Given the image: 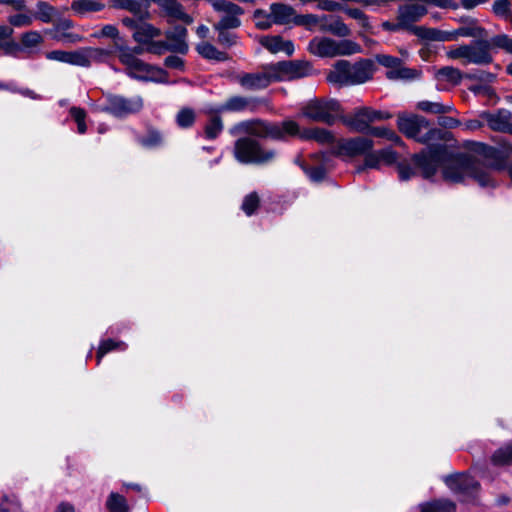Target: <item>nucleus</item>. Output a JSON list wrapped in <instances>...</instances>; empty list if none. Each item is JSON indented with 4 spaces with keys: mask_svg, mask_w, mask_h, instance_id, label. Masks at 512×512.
Here are the masks:
<instances>
[{
    "mask_svg": "<svg viewBox=\"0 0 512 512\" xmlns=\"http://www.w3.org/2000/svg\"><path fill=\"white\" fill-rule=\"evenodd\" d=\"M397 128L408 139L427 145L412 156L416 168L425 179L432 178L439 167L445 181L460 183L465 176L473 178L481 187H495L496 181L491 170L503 167L502 152L487 144L467 141L465 148L475 155L451 151L446 142L452 139V133L432 127L424 116L399 113Z\"/></svg>",
    "mask_w": 512,
    "mask_h": 512,
    "instance_id": "f257e3e1",
    "label": "nucleus"
},
{
    "mask_svg": "<svg viewBox=\"0 0 512 512\" xmlns=\"http://www.w3.org/2000/svg\"><path fill=\"white\" fill-rule=\"evenodd\" d=\"M492 49H502L512 54V38L506 34H498L490 40L479 39L449 50L447 56L451 59H465V63L489 65L493 62Z\"/></svg>",
    "mask_w": 512,
    "mask_h": 512,
    "instance_id": "f03ea898",
    "label": "nucleus"
},
{
    "mask_svg": "<svg viewBox=\"0 0 512 512\" xmlns=\"http://www.w3.org/2000/svg\"><path fill=\"white\" fill-rule=\"evenodd\" d=\"M374 64L369 59H362L354 64L347 60H339L334 65V70L327 77L331 83L341 86H349L364 83L373 76Z\"/></svg>",
    "mask_w": 512,
    "mask_h": 512,
    "instance_id": "7ed1b4c3",
    "label": "nucleus"
},
{
    "mask_svg": "<svg viewBox=\"0 0 512 512\" xmlns=\"http://www.w3.org/2000/svg\"><path fill=\"white\" fill-rule=\"evenodd\" d=\"M245 132L258 138L286 141L299 133V124L294 120L269 122L260 119L242 122Z\"/></svg>",
    "mask_w": 512,
    "mask_h": 512,
    "instance_id": "20e7f679",
    "label": "nucleus"
},
{
    "mask_svg": "<svg viewBox=\"0 0 512 512\" xmlns=\"http://www.w3.org/2000/svg\"><path fill=\"white\" fill-rule=\"evenodd\" d=\"M276 154L275 149L250 136L241 137L234 144V156L242 164H267L275 159Z\"/></svg>",
    "mask_w": 512,
    "mask_h": 512,
    "instance_id": "39448f33",
    "label": "nucleus"
},
{
    "mask_svg": "<svg viewBox=\"0 0 512 512\" xmlns=\"http://www.w3.org/2000/svg\"><path fill=\"white\" fill-rule=\"evenodd\" d=\"M301 115L312 122L323 123L328 126L335 124L343 113L339 101L328 98H314L301 107Z\"/></svg>",
    "mask_w": 512,
    "mask_h": 512,
    "instance_id": "423d86ee",
    "label": "nucleus"
},
{
    "mask_svg": "<svg viewBox=\"0 0 512 512\" xmlns=\"http://www.w3.org/2000/svg\"><path fill=\"white\" fill-rule=\"evenodd\" d=\"M308 51L319 57L351 55L360 51V46L351 40L336 41L327 37H315L308 45Z\"/></svg>",
    "mask_w": 512,
    "mask_h": 512,
    "instance_id": "0eeeda50",
    "label": "nucleus"
},
{
    "mask_svg": "<svg viewBox=\"0 0 512 512\" xmlns=\"http://www.w3.org/2000/svg\"><path fill=\"white\" fill-rule=\"evenodd\" d=\"M119 61L126 67V73L135 79L144 81H163L167 72L148 64L130 53L118 54Z\"/></svg>",
    "mask_w": 512,
    "mask_h": 512,
    "instance_id": "6e6552de",
    "label": "nucleus"
},
{
    "mask_svg": "<svg viewBox=\"0 0 512 512\" xmlns=\"http://www.w3.org/2000/svg\"><path fill=\"white\" fill-rule=\"evenodd\" d=\"M105 104L101 111L116 118H125L129 115L139 113L144 107L141 96L125 97L118 94L108 93L105 96Z\"/></svg>",
    "mask_w": 512,
    "mask_h": 512,
    "instance_id": "1a4fd4ad",
    "label": "nucleus"
},
{
    "mask_svg": "<svg viewBox=\"0 0 512 512\" xmlns=\"http://www.w3.org/2000/svg\"><path fill=\"white\" fill-rule=\"evenodd\" d=\"M374 147V141L364 136L353 138H341L337 141L332 150V154L336 157L355 158L364 156Z\"/></svg>",
    "mask_w": 512,
    "mask_h": 512,
    "instance_id": "9d476101",
    "label": "nucleus"
},
{
    "mask_svg": "<svg viewBox=\"0 0 512 512\" xmlns=\"http://www.w3.org/2000/svg\"><path fill=\"white\" fill-rule=\"evenodd\" d=\"M270 70L279 81L299 79L310 75L312 66L307 61L288 60L271 63Z\"/></svg>",
    "mask_w": 512,
    "mask_h": 512,
    "instance_id": "9b49d317",
    "label": "nucleus"
},
{
    "mask_svg": "<svg viewBox=\"0 0 512 512\" xmlns=\"http://www.w3.org/2000/svg\"><path fill=\"white\" fill-rule=\"evenodd\" d=\"M344 126L350 131L361 134L370 135V131L374 126L371 115V107L363 106L355 108L351 113L344 115L340 114L339 119Z\"/></svg>",
    "mask_w": 512,
    "mask_h": 512,
    "instance_id": "f8f14e48",
    "label": "nucleus"
},
{
    "mask_svg": "<svg viewBox=\"0 0 512 512\" xmlns=\"http://www.w3.org/2000/svg\"><path fill=\"white\" fill-rule=\"evenodd\" d=\"M212 7L215 11L222 13L221 19L214 25L224 28L236 29L241 25L239 16L244 13V10L239 5L227 0H214Z\"/></svg>",
    "mask_w": 512,
    "mask_h": 512,
    "instance_id": "ddd939ff",
    "label": "nucleus"
},
{
    "mask_svg": "<svg viewBox=\"0 0 512 512\" xmlns=\"http://www.w3.org/2000/svg\"><path fill=\"white\" fill-rule=\"evenodd\" d=\"M271 64L262 66L263 71L259 73H244L237 77L238 83L248 90H259L268 87L272 82H278L279 77H275L270 70Z\"/></svg>",
    "mask_w": 512,
    "mask_h": 512,
    "instance_id": "4468645a",
    "label": "nucleus"
},
{
    "mask_svg": "<svg viewBox=\"0 0 512 512\" xmlns=\"http://www.w3.org/2000/svg\"><path fill=\"white\" fill-rule=\"evenodd\" d=\"M445 484L455 493L471 496L480 487L479 482L467 473H455L445 477Z\"/></svg>",
    "mask_w": 512,
    "mask_h": 512,
    "instance_id": "2eb2a0df",
    "label": "nucleus"
},
{
    "mask_svg": "<svg viewBox=\"0 0 512 512\" xmlns=\"http://www.w3.org/2000/svg\"><path fill=\"white\" fill-rule=\"evenodd\" d=\"M160 9L161 15L167 19L168 23L181 21L190 25L193 22L192 16L187 14L183 5L178 0H151Z\"/></svg>",
    "mask_w": 512,
    "mask_h": 512,
    "instance_id": "dca6fc26",
    "label": "nucleus"
},
{
    "mask_svg": "<svg viewBox=\"0 0 512 512\" xmlns=\"http://www.w3.org/2000/svg\"><path fill=\"white\" fill-rule=\"evenodd\" d=\"M188 30L182 25H175L164 32L166 41L170 44L171 52L186 55L189 50L187 43Z\"/></svg>",
    "mask_w": 512,
    "mask_h": 512,
    "instance_id": "f3484780",
    "label": "nucleus"
},
{
    "mask_svg": "<svg viewBox=\"0 0 512 512\" xmlns=\"http://www.w3.org/2000/svg\"><path fill=\"white\" fill-rule=\"evenodd\" d=\"M311 158L315 161H319L316 165H310L306 161L297 158L295 163L304 171L312 182H322L327 177V168L325 165L326 157L324 154H313Z\"/></svg>",
    "mask_w": 512,
    "mask_h": 512,
    "instance_id": "a211bd4d",
    "label": "nucleus"
},
{
    "mask_svg": "<svg viewBox=\"0 0 512 512\" xmlns=\"http://www.w3.org/2000/svg\"><path fill=\"white\" fill-rule=\"evenodd\" d=\"M428 13L425 6L419 4H406L398 8L397 20L401 21L405 30L410 32V28L414 27L412 24L419 21L423 16Z\"/></svg>",
    "mask_w": 512,
    "mask_h": 512,
    "instance_id": "6ab92c4d",
    "label": "nucleus"
},
{
    "mask_svg": "<svg viewBox=\"0 0 512 512\" xmlns=\"http://www.w3.org/2000/svg\"><path fill=\"white\" fill-rule=\"evenodd\" d=\"M259 102L260 101L256 98L232 96L228 98L224 104L216 108V113L241 112L247 109L254 111L257 108Z\"/></svg>",
    "mask_w": 512,
    "mask_h": 512,
    "instance_id": "aec40b11",
    "label": "nucleus"
},
{
    "mask_svg": "<svg viewBox=\"0 0 512 512\" xmlns=\"http://www.w3.org/2000/svg\"><path fill=\"white\" fill-rule=\"evenodd\" d=\"M482 117L487 121L488 126L493 131L512 134V124H510L512 115L510 111L502 109L496 113L486 112Z\"/></svg>",
    "mask_w": 512,
    "mask_h": 512,
    "instance_id": "412c9836",
    "label": "nucleus"
},
{
    "mask_svg": "<svg viewBox=\"0 0 512 512\" xmlns=\"http://www.w3.org/2000/svg\"><path fill=\"white\" fill-rule=\"evenodd\" d=\"M113 7L127 10L140 20H148L150 18L149 2H144L143 0H114Z\"/></svg>",
    "mask_w": 512,
    "mask_h": 512,
    "instance_id": "4be33fe9",
    "label": "nucleus"
},
{
    "mask_svg": "<svg viewBox=\"0 0 512 512\" xmlns=\"http://www.w3.org/2000/svg\"><path fill=\"white\" fill-rule=\"evenodd\" d=\"M270 13L274 24L287 25L293 23L297 16L296 10L288 4L277 2L270 5Z\"/></svg>",
    "mask_w": 512,
    "mask_h": 512,
    "instance_id": "5701e85b",
    "label": "nucleus"
},
{
    "mask_svg": "<svg viewBox=\"0 0 512 512\" xmlns=\"http://www.w3.org/2000/svg\"><path fill=\"white\" fill-rule=\"evenodd\" d=\"M106 54L107 53L103 49L99 48H81L76 51H71L69 64L82 67H89L91 65L92 59H96L97 57Z\"/></svg>",
    "mask_w": 512,
    "mask_h": 512,
    "instance_id": "b1692460",
    "label": "nucleus"
},
{
    "mask_svg": "<svg viewBox=\"0 0 512 512\" xmlns=\"http://www.w3.org/2000/svg\"><path fill=\"white\" fill-rule=\"evenodd\" d=\"M260 44L269 50L271 53H277L280 51L285 52L288 56H291L294 52V45L290 40H283L279 35L275 36H263L260 39Z\"/></svg>",
    "mask_w": 512,
    "mask_h": 512,
    "instance_id": "393cba45",
    "label": "nucleus"
},
{
    "mask_svg": "<svg viewBox=\"0 0 512 512\" xmlns=\"http://www.w3.org/2000/svg\"><path fill=\"white\" fill-rule=\"evenodd\" d=\"M302 140H314L320 144H332L335 142L333 133L325 128L314 127L304 130L299 129V133L295 136Z\"/></svg>",
    "mask_w": 512,
    "mask_h": 512,
    "instance_id": "a878e982",
    "label": "nucleus"
},
{
    "mask_svg": "<svg viewBox=\"0 0 512 512\" xmlns=\"http://www.w3.org/2000/svg\"><path fill=\"white\" fill-rule=\"evenodd\" d=\"M161 35V29L143 20L141 24H139V27H137V30L133 32L132 37L138 44H145V46H147L151 41Z\"/></svg>",
    "mask_w": 512,
    "mask_h": 512,
    "instance_id": "bb28decb",
    "label": "nucleus"
},
{
    "mask_svg": "<svg viewBox=\"0 0 512 512\" xmlns=\"http://www.w3.org/2000/svg\"><path fill=\"white\" fill-rule=\"evenodd\" d=\"M74 27V22L70 19H60L55 22V35L53 39L57 41H69L75 43L81 40V36L75 33L69 32Z\"/></svg>",
    "mask_w": 512,
    "mask_h": 512,
    "instance_id": "cd10ccee",
    "label": "nucleus"
},
{
    "mask_svg": "<svg viewBox=\"0 0 512 512\" xmlns=\"http://www.w3.org/2000/svg\"><path fill=\"white\" fill-rule=\"evenodd\" d=\"M104 8L105 4L98 0H75L71 3V10L79 17L102 11Z\"/></svg>",
    "mask_w": 512,
    "mask_h": 512,
    "instance_id": "c85d7f7f",
    "label": "nucleus"
},
{
    "mask_svg": "<svg viewBox=\"0 0 512 512\" xmlns=\"http://www.w3.org/2000/svg\"><path fill=\"white\" fill-rule=\"evenodd\" d=\"M410 32L413 35L428 41H449V38H451L448 35V32H444L436 28H426L424 26L412 27L410 28Z\"/></svg>",
    "mask_w": 512,
    "mask_h": 512,
    "instance_id": "c756f323",
    "label": "nucleus"
},
{
    "mask_svg": "<svg viewBox=\"0 0 512 512\" xmlns=\"http://www.w3.org/2000/svg\"><path fill=\"white\" fill-rule=\"evenodd\" d=\"M195 49L200 56L207 60H214L217 62H224L229 60V55L226 52L218 50L209 42L203 41L197 44Z\"/></svg>",
    "mask_w": 512,
    "mask_h": 512,
    "instance_id": "7c9ffc66",
    "label": "nucleus"
},
{
    "mask_svg": "<svg viewBox=\"0 0 512 512\" xmlns=\"http://www.w3.org/2000/svg\"><path fill=\"white\" fill-rule=\"evenodd\" d=\"M220 113H216V109L209 111V118L204 127L205 138L209 140L216 139L223 131V122Z\"/></svg>",
    "mask_w": 512,
    "mask_h": 512,
    "instance_id": "2f4dec72",
    "label": "nucleus"
},
{
    "mask_svg": "<svg viewBox=\"0 0 512 512\" xmlns=\"http://www.w3.org/2000/svg\"><path fill=\"white\" fill-rule=\"evenodd\" d=\"M12 34V27L0 25V49L4 50L5 54H15L21 50L19 44L11 39Z\"/></svg>",
    "mask_w": 512,
    "mask_h": 512,
    "instance_id": "473e14b6",
    "label": "nucleus"
},
{
    "mask_svg": "<svg viewBox=\"0 0 512 512\" xmlns=\"http://www.w3.org/2000/svg\"><path fill=\"white\" fill-rule=\"evenodd\" d=\"M448 35L451 37L449 41L456 40L458 36L482 38L486 36V30L477 26L475 21H471L467 26H462L452 32H448Z\"/></svg>",
    "mask_w": 512,
    "mask_h": 512,
    "instance_id": "72a5a7b5",
    "label": "nucleus"
},
{
    "mask_svg": "<svg viewBox=\"0 0 512 512\" xmlns=\"http://www.w3.org/2000/svg\"><path fill=\"white\" fill-rule=\"evenodd\" d=\"M420 512H456V505L447 499H435L422 503Z\"/></svg>",
    "mask_w": 512,
    "mask_h": 512,
    "instance_id": "f704fd0d",
    "label": "nucleus"
},
{
    "mask_svg": "<svg viewBox=\"0 0 512 512\" xmlns=\"http://www.w3.org/2000/svg\"><path fill=\"white\" fill-rule=\"evenodd\" d=\"M416 108L422 112L436 115H443L456 111L453 105H445L439 102H432L428 100L419 101L416 105Z\"/></svg>",
    "mask_w": 512,
    "mask_h": 512,
    "instance_id": "c9c22d12",
    "label": "nucleus"
},
{
    "mask_svg": "<svg viewBox=\"0 0 512 512\" xmlns=\"http://www.w3.org/2000/svg\"><path fill=\"white\" fill-rule=\"evenodd\" d=\"M127 348V345L123 341H118L114 339H105L100 342V345L98 347V350L96 352V359H97V365L100 364L102 358L107 353L114 351V350H125Z\"/></svg>",
    "mask_w": 512,
    "mask_h": 512,
    "instance_id": "e433bc0d",
    "label": "nucleus"
},
{
    "mask_svg": "<svg viewBox=\"0 0 512 512\" xmlns=\"http://www.w3.org/2000/svg\"><path fill=\"white\" fill-rule=\"evenodd\" d=\"M491 461L496 466H510L512 465V442L497 449L492 457Z\"/></svg>",
    "mask_w": 512,
    "mask_h": 512,
    "instance_id": "4c0bfd02",
    "label": "nucleus"
},
{
    "mask_svg": "<svg viewBox=\"0 0 512 512\" xmlns=\"http://www.w3.org/2000/svg\"><path fill=\"white\" fill-rule=\"evenodd\" d=\"M108 512H129L126 498L115 492H111L106 501Z\"/></svg>",
    "mask_w": 512,
    "mask_h": 512,
    "instance_id": "58836bf2",
    "label": "nucleus"
},
{
    "mask_svg": "<svg viewBox=\"0 0 512 512\" xmlns=\"http://www.w3.org/2000/svg\"><path fill=\"white\" fill-rule=\"evenodd\" d=\"M370 136L377 138H385L397 146L405 147V142L402 138L392 129L387 127H374L370 131Z\"/></svg>",
    "mask_w": 512,
    "mask_h": 512,
    "instance_id": "ea45409f",
    "label": "nucleus"
},
{
    "mask_svg": "<svg viewBox=\"0 0 512 512\" xmlns=\"http://www.w3.org/2000/svg\"><path fill=\"white\" fill-rule=\"evenodd\" d=\"M213 28L218 32L217 42L225 47L230 48L237 44L238 36L234 32H230L231 28L222 29L220 26L213 25Z\"/></svg>",
    "mask_w": 512,
    "mask_h": 512,
    "instance_id": "a19ab883",
    "label": "nucleus"
},
{
    "mask_svg": "<svg viewBox=\"0 0 512 512\" xmlns=\"http://www.w3.org/2000/svg\"><path fill=\"white\" fill-rule=\"evenodd\" d=\"M260 206V197L257 192H251L243 199L241 209L247 216L253 215Z\"/></svg>",
    "mask_w": 512,
    "mask_h": 512,
    "instance_id": "79ce46f5",
    "label": "nucleus"
},
{
    "mask_svg": "<svg viewBox=\"0 0 512 512\" xmlns=\"http://www.w3.org/2000/svg\"><path fill=\"white\" fill-rule=\"evenodd\" d=\"M36 6L37 11L34 15L35 18L44 23H50L55 12V8L46 1H39Z\"/></svg>",
    "mask_w": 512,
    "mask_h": 512,
    "instance_id": "37998d69",
    "label": "nucleus"
},
{
    "mask_svg": "<svg viewBox=\"0 0 512 512\" xmlns=\"http://www.w3.org/2000/svg\"><path fill=\"white\" fill-rule=\"evenodd\" d=\"M325 29H327L326 32L338 37H347L351 34L350 29L339 16H336L334 21L329 23V26L325 27Z\"/></svg>",
    "mask_w": 512,
    "mask_h": 512,
    "instance_id": "c03bdc74",
    "label": "nucleus"
},
{
    "mask_svg": "<svg viewBox=\"0 0 512 512\" xmlns=\"http://www.w3.org/2000/svg\"><path fill=\"white\" fill-rule=\"evenodd\" d=\"M144 147L154 148L162 144L163 138L161 133L153 128L148 129L147 134L139 140Z\"/></svg>",
    "mask_w": 512,
    "mask_h": 512,
    "instance_id": "a18cd8bd",
    "label": "nucleus"
},
{
    "mask_svg": "<svg viewBox=\"0 0 512 512\" xmlns=\"http://www.w3.org/2000/svg\"><path fill=\"white\" fill-rule=\"evenodd\" d=\"M253 18L255 20V26L260 30H267L274 24L271 13H267L262 9L255 10Z\"/></svg>",
    "mask_w": 512,
    "mask_h": 512,
    "instance_id": "49530a36",
    "label": "nucleus"
},
{
    "mask_svg": "<svg viewBox=\"0 0 512 512\" xmlns=\"http://www.w3.org/2000/svg\"><path fill=\"white\" fill-rule=\"evenodd\" d=\"M195 118L196 116L193 109L183 108L178 112L176 122L181 128H189L194 124Z\"/></svg>",
    "mask_w": 512,
    "mask_h": 512,
    "instance_id": "de8ad7c7",
    "label": "nucleus"
},
{
    "mask_svg": "<svg viewBox=\"0 0 512 512\" xmlns=\"http://www.w3.org/2000/svg\"><path fill=\"white\" fill-rule=\"evenodd\" d=\"M69 113L73 120L77 123V131L80 134H84L87 131V125L85 123L86 111L80 107H71Z\"/></svg>",
    "mask_w": 512,
    "mask_h": 512,
    "instance_id": "09e8293b",
    "label": "nucleus"
},
{
    "mask_svg": "<svg viewBox=\"0 0 512 512\" xmlns=\"http://www.w3.org/2000/svg\"><path fill=\"white\" fill-rule=\"evenodd\" d=\"M319 20L318 15L316 14H305L298 15L295 18L294 25L302 26L309 31H313L316 27H318Z\"/></svg>",
    "mask_w": 512,
    "mask_h": 512,
    "instance_id": "8fccbe9b",
    "label": "nucleus"
},
{
    "mask_svg": "<svg viewBox=\"0 0 512 512\" xmlns=\"http://www.w3.org/2000/svg\"><path fill=\"white\" fill-rule=\"evenodd\" d=\"M438 75L441 76L443 79L453 83L454 85L459 84L462 80L461 71L451 66L441 68L438 71Z\"/></svg>",
    "mask_w": 512,
    "mask_h": 512,
    "instance_id": "3c124183",
    "label": "nucleus"
},
{
    "mask_svg": "<svg viewBox=\"0 0 512 512\" xmlns=\"http://www.w3.org/2000/svg\"><path fill=\"white\" fill-rule=\"evenodd\" d=\"M115 48L118 51V54L130 53L133 56H137L146 52L145 44H138L137 46L130 48L125 45L123 39H118L115 41Z\"/></svg>",
    "mask_w": 512,
    "mask_h": 512,
    "instance_id": "603ef678",
    "label": "nucleus"
},
{
    "mask_svg": "<svg viewBox=\"0 0 512 512\" xmlns=\"http://www.w3.org/2000/svg\"><path fill=\"white\" fill-rule=\"evenodd\" d=\"M171 46L166 40H153L146 46V52L155 54V55H162L165 52H171Z\"/></svg>",
    "mask_w": 512,
    "mask_h": 512,
    "instance_id": "864d4df0",
    "label": "nucleus"
},
{
    "mask_svg": "<svg viewBox=\"0 0 512 512\" xmlns=\"http://www.w3.org/2000/svg\"><path fill=\"white\" fill-rule=\"evenodd\" d=\"M381 164V159L378 151L370 150L364 155V164L358 168V171H362L365 168L378 169Z\"/></svg>",
    "mask_w": 512,
    "mask_h": 512,
    "instance_id": "5fc2aeb1",
    "label": "nucleus"
},
{
    "mask_svg": "<svg viewBox=\"0 0 512 512\" xmlns=\"http://www.w3.org/2000/svg\"><path fill=\"white\" fill-rule=\"evenodd\" d=\"M43 41L41 34L37 31L25 32L21 36V43L24 47H36Z\"/></svg>",
    "mask_w": 512,
    "mask_h": 512,
    "instance_id": "6e6d98bb",
    "label": "nucleus"
},
{
    "mask_svg": "<svg viewBox=\"0 0 512 512\" xmlns=\"http://www.w3.org/2000/svg\"><path fill=\"white\" fill-rule=\"evenodd\" d=\"M376 60L380 65L391 68V70L398 68L402 63L400 58L386 54L377 55Z\"/></svg>",
    "mask_w": 512,
    "mask_h": 512,
    "instance_id": "4d7b16f0",
    "label": "nucleus"
},
{
    "mask_svg": "<svg viewBox=\"0 0 512 512\" xmlns=\"http://www.w3.org/2000/svg\"><path fill=\"white\" fill-rule=\"evenodd\" d=\"M342 11H344L349 17L358 20L361 23L362 27L366 28L369 26L368 17L360 9L349 8L344 6V9Z\"/></svg>",
    "mask_w": 512,
    "mask_h": 512,
    "instance_id": "13d9d810",
    "label": "nucleus"
},
{
    "mask_svg": "<svg viewBox=\"0 0 512 512\" xmlns=\"http://www.w3.org/2000/svg\"><path fill=\"white\" fill-rule=\"evenodd\" d=\"M414 75V70L409 68H400V66L394 70H390L386 73L389 79H410Z\"/></svg>",
    "mask_w": 512,
    "mask_h": 512,
    "instance_id": "bf43d9fd",
    "label": "nucleus"
},
{
    "mask_svg": "<svg viewBox=\"0 0 512 512\" xmlns=\"http://www.w3.org/2000/svg\"><path fill=\"white\" fill-rule=\"evenodd\" d=\"M164 65L169 69L184 71L185 61L177 55H169L164 60Z\"/></svg>",
    "mask_w": 512,
    "mask_h": 512,
    "instance_id": "052dcab7",
    "label": "nucleus"
},
{
    "mask_svg": "<svg viewBox=\"0 0 512 512\" xmlns=\"http://www.w3.org/2000/svg\"><path fill=\"white\" fill-rule=\"evenodd\" d=\"M397 171L399 174V178L403 181L409 180L416 174L412 166L406 161L398 163Z\"/></svg>",
    "mask_w": 512,
    "mask_h": 512,
    "instance_id": "680f3d73",
    "label": "nucleus"
},
{
    "mask_svg": "<svg viewBox=\"0 0 512 512\" xmlns=\"http://www.w3.org/2000/svg\"><path fill=\"white\" fill-rule=\"evenodd\" d=\"M510 6L509 0H496L493 4V12L497 16L504 18L511 11Z\"/></svg>",
    "mask_w": 512,
    "mask_h": 512,
    "instance_id": "e2e57ef3",
    "label": "nucleus"
},
{
    "mask_svg": "<svg viewBox=\"0 0 512 512\" xmlns=\"http://www.w3.org/2000/svg\"><path fill=\"white\" fill-rule=\"evenodd\" d=\"M378 152L381 159V163L383 162L387 165H392L396 163L398 159V153L392 150L391 148L381 149L378 150Z\"/></svg>",
    "mask_w": 512,
    "mask_h": 512,
    "instance_id": "0e129e2a",
    "label": "nucleus"
},
{
    "mask_svg": "<svg viewBox=\"0 0 512 512\" xmlns=\"http://www.w3.org/2000/svg\"><path fill=\"white\" fill-rule=\"evenodd\" d=\"M46 57L50 60H56L64 63H68L71 57V51L54 50L46 54Z\"/></svg>",
    "mask_w": 512,
    "mask_h": 512,
    "instance_id": "69168bd1",
    "label": "nucleus"
},
{
    "mask_svg": "<svg viewBox=\"0 0 512 512\" xmlns=\"http://www.w3.org/2000/svg\"><path fill=\"white\" fill-rule=\"evenodd\" d=\"M437 122L440 127L446 129H453L461 124V122L458 119L450 116H445V114L439 115Z\"/></svg>",
    "mask_w": 512,
    "mask_h": 512,
    "instance_id": "338daca9",
    "label": "nucleus"
},
{
    "mask_svg": "<svg viewBox=\"0 0 512 512\" xmlns=\"http://www.w3.org/2000/svg\"><path fill=\"white\" fill-rule=\"evenodd\" d=\"M318 8L323 11L336 12L342 11L344 9V5L333 0H321L318 4Z\"/></svg>",
    "mask_w": 512,
    "mask_h": 512,
    "instance_id": "774afa93",
    "label": "nucleus"
}]
</instances>
